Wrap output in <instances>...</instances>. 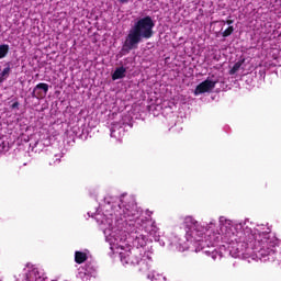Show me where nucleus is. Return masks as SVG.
Instances as JSON below:
<instances>
[{
    "instance_id": "nucleus-20",
    "label": "nucleus",
    "mask_w": 281,
    "mask_h": 281,
    "mask_svg": "<svg viewBox=\"0 0 281 281\" xmlns=\"http://www.w3.org/2000/svg\"><path fill=\"white\" fill-rule=\"evenodd\" d=\"M136 240H139V237H137Z\"/></svg>"
},
{
    "instance_id": "nucleus-8",
    "label": "nucleus",
    "mask_w": 281,
    "mask_h": 281,
    "mask_svg": "<svg viewBox=\"0 0 281 281\" xmlns=\"http://www.w3.org/2000/svg\"><path fill=\"white\" fill-rule=\"evenodd\" d=\"M245 65V58L238 60L237 63L234 64L233 68L229 70V76H234Z\"/></svg>"
},
{
    "instance_id": "nucleus-11",
    "label": "nucleus",
    "mask_w": 281,
    "mask_h": 281,
    "mask_svg": "<svg viewBox=\"0 0 281 281\" xmlns=\"http://www.w3.org/2000/svg\"><path fill=\"white\" fill-rule=\"evenodd\" d=\"M194 223H196V221L192 216H187L184 218V225H187V227H192V225H194Z\"/></svg>"
},
{
    "instance_id": "nucleus-13",
    "label": "nucleus",
    "mask_w": 281,
    "mask_h": 281,
    "mask_svg": "<svg viewBox=\"0 0 281 281\" xmlns=\"http://www.w3.org/2000/svg\"><path fill=\"white\" fill-rule=\"evenodd\" d=\"M133 216H135V212H133V211H131V210H128V209H126V210L124 211V218H130V220H132Z\"/></svg>"
},
{
    "instance_id": "nucleus-3",
    "label": "nucleus",
    "mask_w": 281,
    "mask_h": 281,
    "mask_svg": "<svg viewBox=\"0 0 281 281\" xmlns=\"http://www.w3.org/2000/svg\"><path fill=\"white\" fill-rule=\"evenodd\" d=\"M218 81H212L210 79H206L202 81L200 85L196 86L194 94L199 95L201 93H209V91H212L216 87V83Z\"/></svg>"
},
{
    "instance_id": "nucleus-12",
    "label": "nucleus",
    "mask_w": 281,
    "mask_h": 281,
    "mask_svg": "<svg viewBox=\"0 0 281 281\" xmlns=\"http://www.w3.org/2000/svg\"><path fill=\"white\" fill-rule=\"evenodd\" d=\"M30 276H33L35 280H41V272L37 270V268H33Z\"/></svg>"
},
{
    "instance_id": "nucleus-17",
    "label": "nucleus",
    "mask_w": 281,
    "mask_h": 281,
    "mask_svg": "<svg viewBox=\"0 0 281 281\" xmlns=\"http://www.w3.org/2000/svg\"><path fill=\"white\" fill-rule=\"evenodd\" d=\"M226 23L227 25H232L234 23V20H227Z\"/></svg>"
},
{
    "instance_id": "nucleus-14",
    "label": "nucleus",
    "mask_w": 281,
    "mask_h": 281,
    "mask_svg": "<svg viewBox=\"0 0 281 281\" xmlns=\"http://www.w3.org/2000/svg\"><path fill=\"white\" fill-rule=\"evenodd\" d=\"M19 101H15L14 103H12L11 109H19Z\"/></svg>"
},
{
    "instance_id": "nucleus-16",
    "label": "nucleus",
    "mask_w": 281,
    "mask_h": 281,
    "mask_svg": "<svg viewBox=\"0 0 281 281\" xmlns=\"http://www.w3.org/2000/svg\"><path fill=\"white\" fill-rule=\"evenodd\" d=\"M119 1V3H128V1H131V0H117Z\"/></svg>"
},
{
    "instance_id": "nucleus-1",
    "label": "nucleus",
    "mask_w": 281,
    "mask_h": 281,
    "mask_svg": "<svg viewBox=\"0 0 281 281\" xmlns=\"http://www.w3.org/2000/svg\"><path fill=\"white\" fill-rule=\"evenodd\" d=\"M154 27L155 22L151 16L146 15L145 18H140L130 29L122 50L128 54L132 49H137L143 40L148 41L149 38H153V34H155L153 31Z\"/></svg>"
},
{
    "instance_id": "nucleus-19",
    "label": "nucleus",
    "mask_w": 281,
    "mask_h": 281,
    "mask_svg": "<svg viewBox=\"0 0 281 281\" xmlns=\"http://www.w3.org/2000/svg\"><path fill=\"white\" fill-rule=\"evenodd\" d=\"M147 214H148V216H150V214H153V212H150V211H147Z\"/></svg>"
},
{
    "instance_id": "nucleus-5",
    "label": "nucleus",
    "mask_w": 281,
    "mask_h": 281,
    "mask_svg": "<svg viewBox=\"0 0 281 281\" xmlns=\"http://www.w3.org/2000/svg\"><path fill=\"white\" fill-rule=\"evenodd\" d=\"M122 78H126V68L124 66L116 68L112 74V80H122Z\"/></svg>"
},
{
    "instance_id": "nucleus-9",
    "label": "nucleus",
    "mask_w": 281,
    "mask_h": 281,
    "mask_svg": "<svg viewBox=\"0 0 281 281\" xmlns=\"http://www.w3.org/2000/svg\"><path fill=\"white\" fill-rule=\"evenodd\" d=\"M10 52V45L2 44L0 45V60L1 58H5Z\"/></svg>"
},
{
    "instance_id": "nucleus-18",
    "label": "nucleus",
    "mask_w": 281,
    "mask_h": 281,
    "mask_svg": "<svg viewBox=\"0 0 281 281\" xmlns=\"http://www.w3.org/2000/svg\"><path fill=\"white\" fill-rule=\"evenodd\" d=\"M3 148H5V143H2V148H1V145H0V150H3Z\"/></svg>"
},
{
    "instance_id": "nucleus-15",
    "label": "nucleus",
    "mask_w": 281,
    "mask_h": 281,
    "mask_svg": "<svg viewBox=\"0 0 281 281\" xmlns=\"http://www.w3.org/2000/svg\"><path fill=\"white\" fill-rule=\"evenodd\" d=\"M142 243H140V247H144V245H146V237L142 236Z\"/></svg>"
},
{
    "instance_id": "nucleus-4",
    "label": "nucleus",
    "mask_w": 281,
    "mask_h": 281,
    "mask_svg": "<svg viewBox=\"0 0 281 281\" xmlns=\"http://www.w3.org/2000/svg\"><path fill=\"white\" fill-rule=\"evenodd\" d=\"M49 91V85L41 82L37 83L33 91H32V98H36L37 100H43L47 95Z\"/></svg>"
},
{
    "instance_id": "nucleus-6",
    "label": "nucleus",
    "mask_w": 281,
    "mask_h": 281,
    "mask_svg": "<svg viewBox=\"0 0 281 281\" xmlns=\"http://www.w3.org/2000/svg\"><path fill=\"white\" fill-rule=\"evenodd\" d=\"M88 258L89 257L87 256V252H82L79 250L75 252V262L77 265H83V262H87Z\"/></svg>"
},
{
    "instance_id": "nucleus-7",
    "label": "nucleus",
    "mask_w": 281,
    "mask_h": 281,
    "mask_svg": "<svg viewBox=\"0 0 281 281\" xmlns=\"http://www.w3.org/2000/svg\"><path fill=\"white\" fill-rule=\"evenodd\" d=\"M10 65H8V67H5L1 72H0V85L1 82H5V80H8V78H10Z\"/></svg>"
},
{
    "instance_id": "nucleus-2",
    "label": "nucleus",
    "mask_w": 281,
    "mask_h": 281,
    "mask_svg": "<svg viewBox=\"0 0 281 281\" xmlns=\"http://www.w3.org/2000/svg\"><path fill=\"white\" fill-rule=\"evenodd\" d=\"M121 262L124 267H136L142 262V254L131 250L120 254Z\"/></svg>"
},
{
    "instance_id": "nucleus-10",
    "label": "nucleus",
    "mask_w": 281,
    "mask_h": 281,
    "mask_svg": "<svg viewBox=\"0 0 281 281\" xmlns=\"http://www.w3.org/2000/svg\"><path fill=\"white\" fill-rule=\"evenodd\" d=\"M234 34V26H228L223 33L222 36L227 38V36H232Z\"/></svg>"
}]
</instances>
